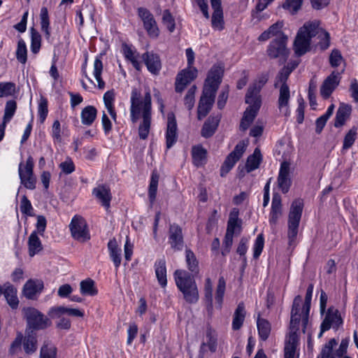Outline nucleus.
Wrapping results in <instances>:
<instances>
[{
	"instance_id": "f8f14e48",
	"label": "nucleus",
	"mask_w": 358,
	"mask_h": 358,
	"mask_svg": "<svg viewBox=\"0 0 358 358\" xmlns=\"http://www.w3.org/2000/svg\"><path fill=\"white\" fill-rule=\"evenodd\" d=\"M301 302L302 299L299 295L296 296L294 299L291 311L289 335L294 334V336H298L297 331L299 329L300 322L301 321L303 323L302 308H301Z\"/></svg>"
},
{
	"instance_id": "cd10ccee",
	"label": "nucleus",
	"mask_w": 358,
	"mask_h": 358,
	"mask_svg": "<svg viewBox=\"0 0 358 358\" xmlns=\"http://www.w3.org/2000/svg\"><path fill=\"white\" fill-rule=\"evenodd\" d=\"M108 250L110 259L114 264L116 269H117L122 262V250L118 245L115 238L110 239L108 243Z\"/></svg>"
},
{
	"instance_id": "58836bf2",
	"label": "nucleus",
	"mask_w": 358,
	"mask_h": 358,
	"mask_svg": "<svg viewBox=\"0 0 358 358\" xmlns=\"http://www.w3.org/2000/svg\"><path fill=\"white\" fill-rule=\"evenodd\" d=\"M96 108L93 106H87L81 111V122L84 125L90 126L96 120Z\"/></svg>"
},
{
	"instance_id": "6e6552de",
	"label": "nucleus",
	"mask_w": 358,
	"mask_h": 358,
	"mask_svg": "<svg viewBox=\"0 0 358 358\" xmlns=\"http://www.w3.org/2000/svg\"><path fill=\"white\" fill-rule=\"evenodd\" d=\"M343 319L337 308L331 306L328 308L325 317L320 326V333L319 337H321L323 333L329 330L331 328L337 330L343 324Z\"/></svg>"
},
{
	"instance_id": "4d7b16f0",
	"label": "nucleus",
	"mask_w": 358,
	"mask_h": 358,
	"mask_svg": "<svg viewBox=\"0 0 358 358\" xmlns=\"http://www.w3.org/2000/svg\"><path fill=\"white\" fill-rule=\"evenodd\" d=\"M211 24L214 29L222 31L224 27L223 11H215L213 13Z\"/></svg>"
},
{
	"instance_id": "5701e85b",
	"label": "nucleus",
	"mask_w": 358,
	"mask_h": 358,
	"mask_svg": "<svg viewBox=\"0 0 358 358\" xmlns=\"http://www.w3.org/2000/svg\"><path fill=\"white\" fill-rule=\"evenodd\" d=\"M169 234V243L171 248L174 250H181L184 245L182 231L181 227L176 224H171Z\"/></svg>"
},
{
	"instance_id": "4c0bfd02",
	"label": "nucleus",
	"mask_w": 358,
	"mask_h": 358,
	"mask_svg": "<svg viewBox=\"0 0 358 358\" xmlns=\"http://www.w3.org/2000/svg\"><path fill=\"white\" fill-rule=\"evenodd\" d=\"M315 28L314 36H317L319 39L318 45L322 50L327 49L330 45L329 34L319 27L317 22H312Z\"/></svg>"
},
{
	"instance_id": "338daca9",
	"label": "nucleus",
	"mask_w": 358,
	"mask_h": 358,
	"mask_svg": "<svg viewBox=\"0 0 358 358\" xmlns=\"http://www.w3.org/2000/svg\"><path fill=\"white\" fill-rule=\"evenodd\" d=\"M162 23L166 27L170 32H173L175 29V20L169 10L163 12Z\"/></svg>"
},
{
	"instance_id": "13d9d810",
	"label": "nucleus",
	"mask_w": 358,
	"mask_h": 358,
	"mask_svg": "<svg viewBox=\"0 0 358 358\" xmlns=\"http://www.w3.org/2000/svg\"><path fill=\"white\" fill-rule=\"evenodd\" d=\"M41 45V36L34 29H31V50L33 53L38 52Z\"/></svg>"
},
{
	"instance_id": "e2e57ef3",
	"label": "nucleus",
	"mask_w": 358,
	"mask_h": 358,
	"mask_svg": "<svg viewBox=\"0 0 358 358\" xmlns=\"http://www.w3.org/2000/svg\"><path fill=\"white\" fill-rule=\"evenodd\" d=\"M196 91V87L195 85L191 86L187 92V94L184 98L185 106L188 110H192L195 103V93Z\"/></svg>"
},
{
	"instance_id": "6e6d98bb",
	"label": "nucleus",
	"mask_w": 358,
	"mask_h": 358,
	"mask_svg": "<svg viewBox=\"0 0 358 358\" xmlns=\"http://www.w3.org/2000/svg\"><path fill=\"white\" fill-rule=\"evenodd\" d=\"M337 345V341L335 338L330 339L322 348L320 353L317 358H331L334 357L331 356L334 348Z\"/></svg>"
},
{
	"instance_id": "37998d69",
	"label": "nucleus",
	"mask_w": 358,
	"mask_h": 358,
	"mask_svg": "<svg viewBox=\"0 0 358 358\" xmlns=\"http://www.w3.org/2000/svg\"><path fill=\"white\" fill-rule=\"evenodd\" d=\"M262 161V154L259 148H256L252 155L248 157L245 169L248 173L257 169Z\"/></svg>"
},
{
	"instance_id": "a211bd4d",
	"label": "nucleus",
	"mask_w": 358,
	"mask_h": 358,
	"mask_svg": "<svg viewBox=\"0 0 358 358\" xmlns=\"http://www.w3.org/2000/svg\"><path fill=\"white\" fill-rule=\"evenodd\" d=\"M92 194L106 210L110 209L113 196L108 185H99L92 189Z\"/></svg>"
},
{
	"instance_id": "aec40b11",
	"label": "nucleus",
	"mask_w": 358,
	"mask_h": 358,
	"mask_svg": "<svg viewBox=\"0 0 358 358\" xmlns=\"http://www.w3.org/2000/svg\"><path fill=\"white\" fill-rule=\"evenodd\" d=\"M268 76L267 73H263L259 76L257 79L254 81L252 85L249 87L248 92L245 95V102H251L252 99L257 97L259 100H261L259 92L263 86L267 83Z\"/></svg>"
},
{
	"instance_id": "7ed1b4c3",
	"label": "nucleus",
	"mask_w": 358,
	"mask_h": 358,
	"mask_svg": "<svg viewBox=\"0 0 358 358\" xmlns=\"http://www.w3.org/2000/svg\"><path fill=\"white\" fill-rule=\"evenodd\" d=\"M315 28L313 23L307 22L301 27L294 42L295 54L300 57L310 50V40L314 36Z\"/></svg>"
},
{
	"instance_id": "a19ab883",
	"label": "nucleus",
	"mask_w": 358,
	"mask_h": 358,
	"mask_svg": "<svg viewBox=\"0 0 358 358\" xmlns=\"http://www.w3.org/2000/svg\"><path fill=\"white\" fill-rule=\"evenodd\" d=\"M257 326L260 338L262 341H266L268 338L271 330L270 322L266 319L260 317V314H259L257 320Z\"/></svg>"
},
{
	"instance_id": "c85d7f7f",
	"label": "nucleus",
	"mask_w": 358,
	"mask_h": 358,
	"mask_svg": "<svg viewBox=\"0 0 358 358\" xmlns=\"http://www.w3.org/2000/svg\"><path fill=\"white\" fill-rule=\"evenodd\" d=\"M239 210L233 208L229 214L226 233L234 235L241 231V221L238 219Z\"/></svg>"
},
{
	"instance_id": "39448f33",
	"label": "nucleus",
	"mask_w": 358,
	"mask_h": 358,
	"mask_svg": "<svg viewBox=\"0 0 358 358\" xmlns=\"http://www.w3.org/2000/svg\"><path fill=\"white\" fill-rule=\"evenodd\" d=\"M22 314L27 321L28 329L31 331L45 329L52 324L50 320L35 308H23Z\"/></svg>"
},
{
	"instance_id": "ddd939ff",
	"label": "nucleus",
	"mask_w": 358,
	"mask_h": 358,
	"mask_svg": "<svg viewBox=\"0 0 358 358\" xmlns=\"http://www.w3.org/2000/svg\"><path fill=\"white\" fill-rule=\"evenodd\" d=\"M216 92L213 90L203 88L197 109L199 120L205 117L210 112L215 102Z\"/></svg>"
},
{
	"instance_id": "dca6fc26",
	"label": "nucleus",
	"mask_w": 358,
	"mask_h": 358,
	"mask_svg": "<svg viewBox=\"0 0 358 358\" xmlns=\"http://www.w3.org/2000/svg\"><path fill=\"white\" fill-rule=\"evenodd\" d=\"M246 103L249 104V106L245 110L240 124V129L243 131H245L253 122L260 108L262 101L255 97V99H252L251 102Z\"/></svg>"
},
{
	"instance_id": "79ce46f5",
	"label": "nucleus",
	"mask_w": 358,
	"mask_h": 358,
	"mask_svg": "<svg viewBox=\"0 0 358 358\" xmlns=\"http://www.w3.org/2000/svg\"><path fill=\"white\" fill-rule=\"evenodd\" d=\"M123 53L125 58L131 62L133 66L137 70L140 71L141 69V64L139 61L138 53L131 49V48L127 45L123 46Z\"/></svg>"
},
{
	"instance_id": "680f3d73",
	"label": "nucleus",
	"mask_w": 358,
	"mask_h": 358,
	"mask_svg": "<svg viewBox=\"0 0 358 358\" xmlns=\"http://www.w3.org/2000/svg\"><path fill=\"white\" fill-rule=\"evenodd\" d=\"M226 282L224 277L219 278L216 292H215V301L221 306L223 301V297L225 292Z\"/></svg>"
},
{
	"instance_id": "8fccbe9b",
	"label": "nucleus",
	"mask_w": 358,
	"mask_h": 358,
	"mask_svg": "<svg viewBox=\"0 0 358 358\" xmlns=\"http://www.w3.org/2000/svg\"><path fill=\"white\" fill-rule=\"evenodd\" d=\"M192 154L194 165L200 166L204 164L206 158V151L202 147H194L192 148Z\"/></svg>"
},
{
	"instance_id": "c9c22d12",
	"label": "nucleus",
	"mask_w": 358,
	"mask_h": 358,
	"mask_svg": "<svg viewBox=\"0 0 358 358\" xmlns=\"http://www.w3.org/2000/svg\"><path fill=\"white\" fill-rule=\"evenodd\" d=\"M27 244L30 257H34L43 250L42 243L36 231H32L29 236Z\"/></svg>"
},
{
	"instance_id": "c756f323",
	"label": "nucleus",
	"mask_w": 358,
	"mask_h": 358,
	"mask_svg": "<svg viewBox=\"0 0 358 358\" xmlns=\"http://www.w3.org/2000/svg\"><path fill=\"white\" fill-rule=\"evenodd\" d=\"M313 285H310L307 289L306 294L305 297V302L302 307V315H303V333H306V330L308 324L309 313L310 309V302L313 295Z\"/></svg>"
},
{
	"instance_id": "2eb2a0df",
	"label": "nucleus",
	"mask_w": 358,
	"mask_h": 358,
	"mask_svg": "<svg viewBox=\"0 0 358 358\" xmlns=\"http://www.w3.org/2000/svg\"><path fill=\"white\" fill-rule=\"evenodd\" d=\"M223 73L224 69L221 65H213L208 73L203 88L217 92L219 85L222 82Z\"/></svg>"
},
{
	"instance_id": "a18cd8bd",
	"label": "nucleus",
	"mask_w": 358,
	"mask_h": 358,
	"mask_svg": "<svg viewBox=\"0 0 358 358\" xmlns=\"http://www.w3.org/2000/svg\"><path fill=\"white\" fill-rule=\"evenodd\" d=\"M185 261L187 268L193 274H197L199 272V262L194 253L189 249L185 251Z\"/></svg>"
},
{
	"instance_id": "20e7f679",
	"label": "nucleus",
	"mask_w": 358,
	"mask_h": 358,
	"mask_svg": "<svg viewBox=\"0 0 358 358\" xmlns=\"http://www.w3.org/2000/svg\"><path fill=\"white\" fill-rule=\"evenodd\" d=\"M303 208V201L299 199L294 200L291 204L290 210L288 216L287 231V236L289 245H292V243L294 242L297 236Z\"/></svg>"
},
{
	"instance_id": "2f4dec72",
	"label": "nucleus",
	"mask_w": 358,
	"mask_h": 358,
	"mask_svg": "<svg viewBox=\"0 0 358 358\" xmlns=\"http://www.w3.org/2000/svg\"><path fill=\"white\" fill-rule=\"evenodd\" d=\"M351 111L352 108L350 105L341 103L336 114L334 127L338 128L343 126L350 117Z\"/></svg>"
},
{
	"instance_id": "5fc2aeb1",
	"label": "nucleus",
	"mask_w": 358,
	"mask_h": 358,
	"mask_svg": "<svg viewBox=\"0 0 358 358\" xmlns=\"http://www.w3.org/2000/svg\"><path fill=\"white\" fill-rule=\"evenodd\" d=\"M17 108V103L14 100L8 101L6 103L3 122L7 124L10 121Z\"/></svg>"
},
{
	"instance_id": "1a4fd4ad",
	"label": "nucleus",
	"mask_w": 358,
	"mask_h": 358,
	"mask_svg": "<svg viewBox=\"0 0 358 358\" xmlns=\"http://www.w3.org/2000/svg\"><path fill=\"white\" fill-rule=\"evenodd\" d=\"M73 238L78 241L85 242L90 239V236L85 219L80 215H75L69 224Z\"/></svg>"
},
{
	"instance_id": "603ef678",
	"label": "nucleus",
	"mask_w": 358,
	"mask_h": 358,
	"mask_svg": "<svg viewBox=\"0 0 358 358\" xmlns=\"http://www.w3.org/2000/svg\"><path fill=\"white\" fill-rule=\"evenodd\" d=\"M23 348L27 354H32L36 350L37 339L35 334H28L25 336Z\"/></svg>"
},
{
	"instance_id": "412c9836",
	"label": "nucleus",
	"mask_w": 358,
	"mask_h": 358,
	"mask_svg": "<svg viewBox=\"0 0 358 358\" xmlns=\"http://www.w3.org/2000/svg\"><path fill=\"white\" fill-rule=\"evenodd\" d=\"M290 164L287 162H283L280 164L279 174L278 176V185L282 193H287L291 185L289 177Z\"/></svg>"
},
{
	"instance_id": "bb28decb",
	"label": "nucleus",
	"mask_w": 358,
	"mask_h": 358,
	"mask_svg": "<svg viewBox=\"0 0 358 358\" xmlns=\"http://www.w3.org/2000/svg\"><path fill=\"white\" fill-rule=\"evenodd\" d=\"M282 215V202L281 197L278 194H274L273 196L271 209L269 214V223L275 225L278 219Z\"/></svg>"
},
{
	"instance_id": "0e129e2a",
	"label": "nucleus",
	"mask_w": 358,
	"mask_h": 358,
	"mask_svg": "<svg viewBox=\"0 0 358 358\" xmlns=\"http://www.w3.org/2000/svg\"><path fill=\"white\" fill-rule=\"evenodd\" d=\"M264 246V238L262 234H259L256 238V240L253 245V257L255 259H257L260 256L263 250Z\"/></svg>"
},
{
	"instance_id": "774afa93",
	"label": "nucleus",
	"mask_w": 358,
	"mask_h": 358,
	"mask_svg": "<svg viewBox=\"0 0 358 358\" xmlns=\"http://www.w3.org/2000/svg\"><path fill=\"white\" fill-rule=\"evenodd\" d=\"M15 90V85L13 83H0V98L12 95Z\"/></svg>"
},
{
	"instance_id": "49530a36",
	"label": "nucleus",
	"mask_w": 358,
	"mask_h": 358,
	"mask_svg": "<svg viewBox=\"0 0 358 358\" xmlns=\"http://www.w3.org/2000/svg\"><path fill=\"white\" fill-rule=\"evenodd\" d=\"M80 287V292L83 295L94 296L97 294L94 281L90 278L82 280Z\"/></svg>"
},
{
	"instance_id": "9b49d317",
	"label": "nucleus",
	"mask_w": 358,
	"mask_h": 358,
	"mask_svg": "<svg viewBox=\"0 0 358 358\" xmlns=\"http://www.w3.org/2000/svg\"><path fill=\"white\" fill-rule=\"evenodd\" d=\"M245 148L246 145L243 142H240L235 146L234 150L227 156L221 167L220 176L222 177H224L234 166L245 152Z\"/></svg>"
},
{
	"instance_id": "9d476101",
	"label": "nucleus",
	"mask_w": 358,
	"mask_h": 358,
	"mask_svg": "<svg viewBox=\"0 0 358 358\" xmlns=\"http://www.w3.org/2000/svg\"><path fill=\"white\" fill-rule=\"evenodd\" d=\"M198 71L195 67H189L180 71L176 76L175 90L177 93H182L187 85L197 77Z\"/></svg>"
},
{
	"instance_id": "7c9ffc66",
	"label": "nucleus",
	"mask_w": 358,
	"mask_h": 358,
	"mask_svg": "<svg viewBox=\"0 0 358 358\" xmlns=\"http://www.w3.org/2000/svg\"><path fill=\"white\" fill-rule=\"evenodd\" d=\"M2 293L3 294L8 305L13 309H16L19 304L16 288L10 283H6L2 287Z\"/></svg>"
},
{
	"instance_id": "e433bc0d",
	"label": "nucleus",
	"mask_w": 358,
	"mask_h": 358,
	"mask_svg": "<svg viewBox=\"0 0 358 358\" xmlns=\"http://www.w3.org/2000/svg\"><path fill=\"white\" fill-rule=\"evenodd\" d=\"M155 275L159 284L165 287L167 284L166 267L164 259H158L155 264Z\"/></svg>"
},
{
	"instance_id": "4468645a",
	"label": "nucleus",
	"mask_w": 358,
	"mask_h": 358,
	"mask_svg": "<svg viewBox=\"0 0 358 358\" xmlns=\"http://www.w3.org/2000/svg\"><path fill=\"white\" fill-rule=\"evenodd\" d=\"M287 37L282 35L273 40L267 48V55L270 58L275 59L279 57H287L289 51L286 48Z\"/></svg>"
},
{
	"instance_id": "de8ad7c7",
	"label": "nucleus",
	"mask_w": 358,
	"mask_h": 358,
	"mask_svg": "<svg viewBox=\"0 0 358 358\" xmlns=\"http://www.w3.org/2000/svg\"><path fill=\"white\" fill-rule=\"evenodd\" d=\"M334 108H335L334 104L330 105L329 106V108H327L326 113L316 120V122H315L316 133L320 134L322 131V130L323 129L324 127L325 126L327 120L332 115V114L334 113Z\"/></svg>"
},
{
	"instance_id": "f704fd0d",
	"label": "nucleus",
	"mask_w": 358,
	"mask_h": 358,
	"mask_svg": "<svg viewBox=\"0 0 358 358\" xmlns=\"http://www.w3.org/2000/svg\"><path fill=\"white\" fill-rule=\"evenodd\" d=\"M220 120V117L219 116L209 117L202 127V136L205 138L212 136L217 128Z\"/></svg>"
},
{
	"instance_id": "c03bdc74",
	"label": "nucleus",
	"mask_w": 358,
	"mask_h": 358,
	"mask_svg": "<svg viewBox=\"0 0 358 358\" xmlns=\"http://www.w3.org/2000/svg\"><path fill=\"white\" fill-rule=\"evenodd\" d=\"M103 71V63L101 61V57H96L94 62V71L93 74L98 83V88L103 90L105 87V82L101 78V73Z\"/></svg>"
},
{
	"instance_id": "ea45409f",
	"label": "nucleus",
	"mask_w": 358,
	"mask_h": 358,
	"mask_svg": "<svg viewBox=\"0 0 358 358\" xmlns=\"http://www.w3.org/2000/svg\"><path fill=\"white\" fill-rule=\"evenodd\" d=\"M103 102L108 113L110 115L111 118L116 122L117 113L115 110L114 101H115V92L114 90H108L103 94Z\"/></svg>"
},
{
	"instance_id": "bf43d9fd",
	"label": "nucleus",
	"mask_w": 358,
	"mask_h": 358,
	"mask_svg": "<svg viewBox=\"0 0 358 358\" xmlns=\"http://www.w3.org/2000/svg\"><path fill=\"white\" fill-rule=\"evenodd\" d=\"M16 58L22 64H25L27 60V50L25 42L20 38L17 43Z\"/></svg>"
},
{
	"instance_id": "a878e982",
	"label": "nucleus",
	"mask_w": 358,
	"mask_h": 358,
	"mask_svg": "<svg viewBox=\"0 0 358 358\" xmlns=\"http://www.w3.org/2000/svg\"><path fill=\"white\" fill-rule=\"evenodd\" d=\"M290 99V90L287 84L280 85L279 88V97L278 100V105L279 110L283 111L285 115L289 114V101Z\"/></svg>"
},
{
	"instance_id": "393cba45",
	"label": "nucleus",
	"mask_w": 358,
	"mask_h": 358,
	"mask_svg": "<svg viewBox=\"0 0 358 358\" xmlns=\"http://www.w3.org/2000/svg\"><path fill=\"white\" fill-rule=\"evenodd\" d=\"M65 314L77 317H83L84 316L83 310L78 308H71L64 306L52 307L48 311V315L52 318H59L62 315Z\"/></svg>"
},
{
	"instance_id": "3c124183",
	"label": "nucleus",
	"mask_w": 358,
	"mask_h": 358,
	"mask_svg": "<svg viewBox=\"0 0 358 358\" xmlns=\"http://www.w3.org/2000/svg\"><path fill=\"white\" fill-rule=\"evenodd\" d=\"M40 19L41 30L43 32H44L45 38L49 39L50 36V31L49 29L50 21L47 8L43 7L41 9Z\"/></svg>"
},
{
	"instance_id": "052dcab7",
	"label": "nucleus",
	"mask_w": 358,
	"mask_h": 358,
	"mask_svg": "<svg viewBox=\"0 0 358 358\" xmlns=\"http://www.w3.org/2000/svg\"><path fill=\"white\" fill-rule=\"evenodd\" d=\"M357 128L356 127H353L349 130L344 137L343 149L348 150L351 148L357 138Z\"/></svg>"
},
{
	"instance_id": "b1692460",
	"label": "nucleus",
	"mask_w": 358,
	"mask_h": 358,
	"mask_svg": "<svg viewBox=\"0 0 358 358\" xmlns=\"http://www.w3.org/2000/svg\"><path fill=\"white\" fill-rule=\"evenodd\" d=\"M43 287V282L41 280H29L24 285L23 294L27 299H34L37 295L41 294Z\"/></svg>"
},
{
	"instance_id": "473e14b6",
	"label": "nucleus",
	"mask_w": 358,
	"mask_h": 358,
	"mask_svg": "<svg viewBox=\"0 0 358 358\" xmlns=\"http://www.w3.org/2000/svg\"><path fill=\"white\" fill-rule=\"evenodd\" d=\"M299 343V336L289 335L284 348V358H298L296 348Z\"/></svg>"
},
{
	"instance_id": "09e8293b",
	"label": "nucleus",
	"mask_w": 358,
	"mask_h": 358,
	"mask_svg": "<svg viewBox=\"0 0 358 358\" xmlns=\"http://www.w3.org/2000/svg\"><path fill=\"white\" fill-rule=\"evenodd\" d=\"M159 178V177L158 173L156 171H153L151 176L148 189V196L151 204H152L155 202L156 199Z\"/></svg>"
},
{
	"instance_id": "4be33fe9",
	"label": "nucleus",
	"mask_w": 358,
	"mask_h": 358,
	"mask_svg": "<svg viewBox=\"0 0 358 358\" xmlns=\"http://www.w3.org/2000/svg\"><path fill=\"white\" fill-rule=\"evenodd\" d=\"M178 127L176 117L173 113H169L167 115V127L166 132V147L171 148L176 142L178 138Z\"/></svg>"
},
{
	"instance_id": "f257e3e1",
	"label": "nucleus",
	"mask_w": 358,
	"mask_h": 358,
	"mask_svg": "<svg viewBox=\"0 0 358 358\" xmlns=\"http://www.w3.org/2000/svg\"><path fill=\"white\" fill-rule=\"evenodd\" d=\"M129 113L132 123L141 121L138 128V136L141 139L145 140L150 133L152 114V95L149 87L143 94L141 89L132 87Z\"/></svg>"
},
{
	"instance_id": "f3484780",
	"label": "nucleus",
	"mask_w": 358,
	"mask_h": 358,
	"mask_svg": "<svg viewBox=\"0 0 358 358\" xmlns=\"http://www.w3.org/2000/svg\"><path fill=\"white\" fill-rule=\"evenodd\" d=\"M341 73L334 71L322 83L320 87V94L324 99L329 98L333 92L341 82Z\"/></svg>"
},
{
	"instance_id": "0eeeda50",
	"label": "nucleus",
	"mask_w": 358,
	"mask_h": 358,
	"mask_svg": "<svg viewBox=\"0 0 358 358\" xmlns=\"http://www.w3.org/2000/svg\"><path fill=\"white\" fill-rule=\"evenodd\" d=\"M138 16L143 24L148 35L152 38H157L159 35V29L157 23L149 10L145 8L140 7L137 10Z\"/></svg>"
},
{
	"instance_id": "69168bd1",
	"label": "nucleus",
	"mask_w": 358,
	"mask_h": 358,
	"mask_svg": "<svg viewBox=\"0 0 358 358\" xmlns=\"http://www.w3.org/2000/svg\"><path fill=\"white\" fill-rule=\"evenodd\" d=\"M20 208L22 214L27 216L34 215L32 205L25 195H24L21 199Z\"/></svg>"
},
{
	"instance_id": "423d86ee",
	"label": "nucleus",
	"mask_w": 358,
	"mask_h": 358,
	"mask_svg": "<svg viewBox=\"0 0 358 358\" xmlns=\"http://www.w3.org/2000/svg\"><path fill=\"white\" fill-rule=\"evenodd\" d=\"M34 159L29 156L25 163L20 162L18 173L21 184L27 189L33 190L36 188V178L34 174Z\"/></svg>"
},
{
	"instance_id": "f03ea898",
	"label": "nucleus",
	"mask_w": 358,
	"mask_h": 358,
	"mask_svg": "<svg viewBox=\"0 0 358 358\" xmlns=\"http://www.w3.org/2000/svg\"><path fill=\"white\" fill-rule=\"evenodd\" d=\"M174 280L184 299L189 303H196L199 298V290L194 275L185 270L177 269L173 273Z\"/></svg>"
},
{
	"instance_id": "864d4df0",
	"label": "nucleus",
	"mask_w": 358,
	"mask_h": 358,
	"mask_svg": "<svg viewBox=\"0 0 358 358\" xmlns=\"http://www.w3.org/2000/svg\"><path fill=\"white\" fill-rule=\"evenodd\" d=\"M40 358H57V348L50 343H44L40 351Z\"/></svg>"
},
{
	"instance_id": "6ab92c4d",
	"label": "nucleus",
	"mask_w": 358,
	"mask_h": 358,
	"mask_svg": "<svg viewBox=\"0 0 358 358\" xmlns=\"http://www.w3.org/2000/svg\"><path fill=\"white\" fill-rule=\"evenodd\" d=\"M142 59L150 73L155 76L159 75L162 69V62L157 54L147 51L143 54Z\"/></svg>"
},
{
	"instance_id": "72a5a7b5",
	"label": "nucleus",
	"mask_w": 358,
	"mask_h": 358,
	"mask_svg": "<svg viewBox=\"0 0 358 358\" xmlns=\"http://www.w3.org/2000/svg\"><path fill=\"white\" fill-rule=\"evenodd\" d=\"M246 311L243 302H241L236 308L232 320V329L237 331L241 328L245 318Z\"/></svg>"
}]
</instances>
